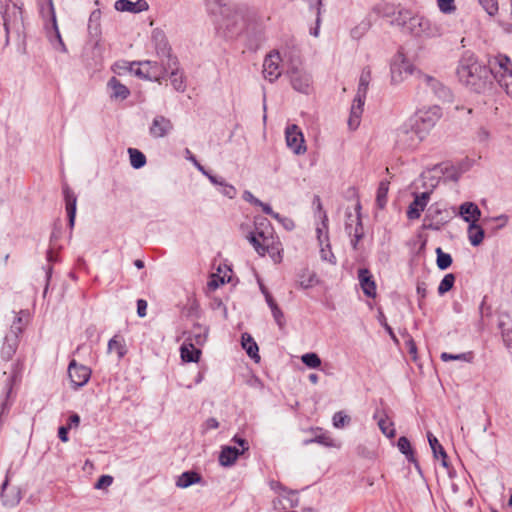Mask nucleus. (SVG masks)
Returning a JSON list of instances; mask_svg holds the SVG:
<instances>
[{
  "label": "nucleus",
  "mask_w": 512,
  "mask_h": 512,
  "mask_svg": "<svg viewBox=\"0 0 512 512\" xmlns=\"http://www.w3.org/2000/svg\"><path fill=\"white\" fill-rule=\"evenodd\" d=\"M457 76L462 84L476 93H484L492 85L490 70L473 54H466L461 58Z\"/></svg>",
  "instance_id": "obj_1"
},
{
  "label": "nucleus",
  "mask_w": 512,
  "mask_h": 512,
  "mask_svg": "<svg viewBox=\"0 0 512 512\" xmlns=\"http://www.w3.org/2000/svg\"><path fill=\"white\" fill-rule=\"evenodd\" d=\"M208 13L214 16L220 26L231 33L242 23L244 11L233 0H204Z\"/></svg>",
  "instance_id": "obj_2"
},
{
  "label": "nucleus",
  "mask_w": 512,
  "mask_h": 512,
  "mask_svg": "<svg viewBox=\"0 0 512 512\" xmlns=\"http://www.w3.org/2000/svg\"><path fill=\"white\" fill-rule=\"evenodd\" d=\"M247 239L260 256L269 254L275 263L281 261V243L272 235V232L259 230L256 227L255 231L247 235Z\"/></svg>",
  "instance_id": "obj_3"
},
{
  "label": "nucleus",
  "mask_w": 512,
  "mask_h": 512,
  "mask_svg": "<svg viewBox=\"0 0 512 512\" xmlns=\"http://www.w3.org/2000/svg\"><path fill=\"white\" fill-rule=\"evenodd\" d=\"M491 80L495 79L507 94H512V61L506 55L498 54L488 60Z\"/></svg>",
  "instance_id": "obj_4"
},
{
  "label": "nucleus",
  "mask_w": 512,
  "mask_h": 512,
  "mask_svg": "<svg viewBox=\"0 0 512 512\" xmlns=\"http://www.w3.org/2000/svg\"><path fill=\"white\" fill-rule=\"evenodd\" d=\"M425 138L423 130L410 119L395 131V146L400 150H413Z\"/></svg>",
  "instance_id": "obj_5"
},
{
  "label": "nucleus",
  "mask_w": 512,
  "mask_h": 512,
  "mask_svg": "<svg viewBox=\"0 0 512 512\" xmlns=\"http://www.w3.org/2000/svg\"><path fill=\"white\" fill-rule=\"evenodd\" d=\"M137 64L139 68L135 71V74L144 79L159 82L165 79L168 74L169 68L164 65V61L160 64L156 61L146 60Z\"/></svg>",
  "instance_id": "obj_6"
},
{
  "label": "nucleus",
  "mask_w": 512,
  "mask_h": 512,
  "mask_svg": "<svg viewBox=\"0 0 512 512\" xmlns=\"http://www.w3.org/2000/svg\"><path fill=\"white\" fill-rule=\"evenodd\" d=\"M440 117V108L438 106H432L427 109L418 110L410 120L415 123L417 127H420L424 135H426V132L436 124Z\"/></svg>",
  "instance_id": "obj_7"
},
{
  "label": "nucleus",
  "mask_w": 512,
  "mask_h": 512,
  "mask_svg": "<svg viewBox=\"0 0 512 512\" xmlns=\"http://www.w3.org/2000/svg\"><path fill=\"white\" fill-rule=\"evenodd\" d=\"M282 59L278 51L270 52L263 61V76L269 82L276 81L282 74Z\"/></svg>",
  "instance_id": "obj_8"
},
{
  "label": "nucleus",
  "mask_w": 512,
  "mask_h": 512,
  "mask_svg": "<svg viewBox=\"0 0 512 512\" xmlns=\"http://www.w3.org/2000/svg\"><path fill=\"white\" fill-rule=\"evenodd\" d=\"M292 87L301 93L308 94L311 89L312 78L309 73L298 66L292 67L288 71Z\"/></svg>",
  "instance_id": "obj_9"
},
{
  "label": "nucleus",
  "mask_w": 512,
  "mask_h": 512,
  "mask_svg": "<svg viewBox=\"0 0 512 512\" xmlns=\"http://www.w3.org/2000/svg\"><path fill=\"white\" fill-rule=\"evenodd\" d=\"M68 375L73 388L84 386L90 379L91 370L87 366L77 364L72 360L68 366Z\"/></svg>",
  "instance_id": "obj_10"
},
{
  "label": "nucleus",
  "mask_w": 512,
  "mask_h": 512,
  "mask_svg": "<svg viewBox=\"0 0 512 512\" xmlns=\"http://www.w3.org/2000/svg\"><path fill=\"white\" fill-rule=\"evenodd\" d=\"M285 138L287 146L296 155H301L306 152V146L304 145V137L297 125L293 124L286 128Z\"/></svg>",
  "instance_id": "obj_11"
},
{
  "label": "nucleus",
  "mask_w": 512,
  "mask_h": 512,
  "mask_svg": "<svg viewBox=\"0 0 512 512\" xmlns=\"http://www.w3.org/2000/svg\"><path fill=\"white\" fill-rule=\"evenodd\" d=\"M21 321L22 320L20 317L17 318V321H15L13 323V325L11 326L12 335L11 334L6 335V337L4 339V343L1 348V357H2V359L6 360V361L10 360L17 350L18 333L15 330H17L18 332H21V328H20V326H18V324H20Z\"/></svg>",
  "instance_id": "obj_12"
},
{
  "label": "nucleus",
  "mask_w": 512,
  "mask_h": 512,
  "mask_svg": "<svg viewBox=\"0 0 512 512\" xmlns=\"http://www.w3.org/2000/svg\"><path fill=\"white\" fill-rule=\"evenodd\" d=\"M417 76L419 78V81L425 84L426 86L430 87L433 93L439 99H442L444 101L451 100L452 94L450 89L443 85L439 80L420 71L417 72Z\"/></svg>",
  "instance_id": "obj_13"
},
{
  "label": "nucleus",
  "mask_w": 512,
  "mask_h": 512,
  "mask_svg": "<svg viewBox=\"0 0 512 512\" xmlns=\"http://www.w3.org/2000/svg\"><path fill=\"white\" fill-rule=\"evenodd\" d=\"M447 222V212L432 206L425 215L423 227L429 230H440Z\"/></svg>",
  "instance_id": "obj_14"
},
{
  "label": "nucleus",
  "mask_w": 512,
  "mask_h": 512,
  "mask_svg": "<svg viewBox=\"0 0 512 512\" xmlns=\"http://www.w3.org/2000/svg\"><path fill=\"white\" fill-rule=\"evenodd\" d=\"M413 72V65L403 58L402 55H399V60H395L391 64V81L393 84H398L407 76L412 75Z\"/></svg>",
  "instance_id": "obj_15"
},
{
  "label": "nucleus",
  "mask_w": 512,
  "mask_h": 512,
  "mask_svg": "<svg viewBox=\"0 0 512 512\" xmlns=\"http://www.w3.org/2000/svg\"><path fill=\"white\" fill-rule=\"evenodd\" d=\"M152 40L155 43L156 53L161 58V61L167 59V64L173 63V65L175 66L177 64V59L171 56V49L168 45L164 33L159 30H154L152 33Z\"/></svg>",
  "instance_id": "obj_16"
},
{
  "label": "nucleus",
  "mask_w": 512,
  "mask_h": 512,
  "mask_svg": "<svg viewBox=\"0 0 512 512\" xmlns=\"http://www.w3.org/2000/svg\"><path fill=\"white\" fill-rule=\"evenodd\" d=\"M174 126L169 118L157 115L153 118L149 127V133L153 138H164L171 133Z\"/></svg>",
  "instance_id": "obj_17"
},
{
  "label": "nucleus",
  "mask_w": 512,
  "mask_h": 512,
  "mask_svg": "<svg viewBox=\"0 0 512 512\" xmlns=\"http://www.w3.org/2000/svg\"><path fill=\"white\" fill-rule=\"evenodd\" d=\"M429 198L430 194L428 192H423L419 195H416L413 202L408 207V219H418L421 216V212L424 211L425 207L427 206Z\"/></svg>",
  "instance_id": "obj_18"
},
{
  "label": "nucleus",
  "mask_w": 512,
  "mask_h": 512,
  "mask_svg": "<svg viewBox=\"0 0 512 512\" xmlns=\"http://www.w3.org/2000/svg\"><path fill=\"white\" fill-rule=\"evenodd\" d=\"M410 33L415 36H431L432 33V24L429 19L425 17L413 16L411 19V25L408 26Z\"/></svg>",
  "instance_id": "obj_19"
},
{
  "label": "nucleus",
  "mask_w": 512,
  "mask_h": 512,
  "mask_svg": "<svg viewBox=\"0 0 512 512\" xmlns=\"http://www.w3.org/2000/svg\"><path fill=\"white\" fill-rule=\"evenodd\" d=\"M63 194L65 199L69 227L70 229H72L75 224L77 197L68 185H65L63 187Z\"/></svg>",
  "instance_id": "obj_20"
},
{
  "label": "nucleus",
  "mask_w": 512,
  "mask_h": 512,
  "mask_svg": "<svg viewBox=\"0 0 512 512\" xmlns=\"http://www.w3.org/2000/svg\"><path fill=\"white\" fill-rule=\"evenodd\" d=\"M358 279L360 282V286L363 290V293L370 298L376 297V284L373 280L370 271L366 268H361L358 270Z\"/></svg>",
  "instance_id": "obj_21"
},
{
  "label": "nucleus",
  "mask_w": 512,
  "mask_h": 512,
  "mask_svg": "<svg viewBox=\"0 0 512 512\" xmlns=\"http://www.w3.org/2000/svg\"><path fill=\"white\" fill-rule=\"evenodd\" d=\"M209 328L199 323L193 325L185 342L195 346H203L208 338Z\"/></svg>",
  "instance_id": "obj_22"
},
{
  "label": "nucleus",
  "mask_w": 512,
  "mask_h": 512,
  "mask_svg": "<svg viewBox=\"0 0 512 512\" xmlns=\"http://www.w3.org/2000/svg\"><path fill=\"white\" fill-rule=\"evenodd\" d=\"M149 5L146 0H137L132 2L130 0H117L115 2V9L121 12L139 13L148 10Z\"/></svg>",
  "instance_id": "obj_23"
},
{
  "label": "nucleus",
  "mask_w": 512,
  "mask_h": 512,
  "mask_svg": "<svg viewBox=\"0 0 512 512\" xmlns=\"http://www.w3.org/2000/svg\"><path fill=\"white\" fill-rule=\"evenodd\" d=\"M40 13L42 14V16H50L51 21H52V26L54 29V33H55V38H56L58 44L61 46V50L66 51L65 45L62 41L58 26H57L56 15H55V10H54V5H53L52 0H47L46 5L40 6Z\"/></svg>",
  "instance_id": "obj_24"
},
{
  "label": "nucleus",
  "mask_w": 512,
  "mask_h": 512,
  "mask_svg": "<svg viewBox=\"0 0 512 512\" xmlns=\"http://www.w3.org/2000/svg\"><path fill=\"white\" fill-rule=\"evenodd\" d=\"M503 342L506 347H512V316L508 313H503L500 316L499 324H498Z\"/></svg>",
  "instance_id": "obj_25"
},
{
  "label": "nucleus",
  "mask_w": 512,
  "mask_h": 512,
  "mask_svg": "<svg viewBox=\"0 0 512 512\" xmlns=\"http://www.w3.org/2000/svg\"><path fill=\"white\" fill-rule=\"evenodd\" d=\"M242 454L243 451H240L236 447L223 446L219 454V463L223 467H230L236 462L238 457Z\"/></svg>",
  "instance_id": "obj_26"
},
{
  "label": "nucleus",
  "mask_w": 512,
  "mask_h": 512,
  "mask_svg": "<svg viewBox=\"0 0 512 512\" xmlns=\"http://www.w3.org/2000/svg\"><path fill=\"white\" fill-rule=\"evenodd\" d=\"M365 98L355 96L351 106L348 125L351 129H356L360 124V118L363 113Z\"/></svg>",
  "instance_id": "obj_27"
},
{
  "label": "nucleus",
  "mask_w": 512,
  "mask_h": 512,
  "mask_svg": "<svg viewBox=\"0 0 512 512\" xmlns=\"http://www.w3.org/2000/svg\"><path fill=\"white\" fill-rule=\"evenodd\" d=\"M460 215L465 222L476 223L480 216L481 211L479 207L473 202H464L460 206Z\"/></svg>",
  "instance_id": "obj_28"
},
{
  "label": "nucleus",
  "mask_w": 512,
  "mask_h": 512,
  "mask_svg": "<svg viewBox=\"0 0 512 512\" xmlns=\"http://www.w3.org/2000/svg\"><path fill=\"white\" fill-rule=\"evenodd\" d=\"M107 86L111 90L110 97L112 99L124 100L130 95L129 89L123 85L116 77H112L108 81Z\"/></svg>",
  "instance_id": "obj_29"
},
{
  "label": "nucleus",
  "mask_w": 512,
  "mask_h": 512,
  "mask_svg": "<svg viewBox=\"0 0 512 512\" xmlns=\"http://www.w3.org/2000/svg\"><path fill=\"white\" fill-rule=\"evenodd\" d=\"M298 286L302 289H309L313 287L318 281L316 274L308 268H302L297 273Z\"/></svg>",
  "instance_id": "obj_30"
},
{
  "label": "nucleus",
  "mask_w": 512,
  "mask_h": 512,
  "mask_svg": "<svg viewBox=\"0 0 512 512\" xmlns=\"http://www.w3.org/2000/svg\"><path fill=\"white\" fill-rule=\"evenodd\" d=\"M428 442L435 458H441V463L444 467H448L447 453L443 446L439 443L438 439L431 433H427Z\"/></svg>",
  "instance_id": "obj_31"
},
{
  "label": "nucleus",
  "mask_w": 512,
  "mask_h": 512,
  "mask_svg": "<svg viewBox=\"0 0 512 512\" xmlns=\"http://www.w3.org/2000/svg\"><path fill=\"white\" fill-rule=\"evenodd\" d=\"M181 358L186 362H198L201 356V350L195 345L184 342L180 348Z\"/></svg>",
  "instance_id": "obj_32"
},
{
  "label": "nucleus",
  "mask_w": 512,
  "mask_h": 512,
  "mask_svg": "<svg viewBox=\"0 0 512 512\" xmlns=\"http://www.w3.org/2000/svg\"><path fill=\"white\" fill-rule=\"evenodd\" d=\"M242 347L246 351L249 357L254 359L256 362L260 361V356L258 354V345L251 337L250 334L244 333L242 334Z\"/></svg>",
  "instance_id": "obj_33"
},
{
  "label": "nucleus",
  "mask_w": 512,
  "mask_h": 512,
  "mask_svg": "<svg viewBox=\"0 0 512 512\" xmlns=\"http://www.w3.org/2000/svg\"><path fill=\"white\" fill-rule=\"evenodd\" d=\"M8 483H9V479H8V476H6L5 481L1 485L2 503L6 507H14L20 502L21 494H20V491H18V490L15 491L12 495L5 494V490L8 486Z\"/></svg>",
  "instance_id": "obj_34"
},
{
  "label": "nucleus",
  "mask_w": 512,
  "mask_h": 512,
  "mask_svg": "<svg viewBox=\"0 0 512 512\" xmlns=\"http://www.w3.org/2000/svg\"><path fill=\"white\" fill-rule=\"evenodd\" d=\"M201 476L194 471L183 472L177 479L176 485L180 488H187L201 481Z\"/></svg>",
  "instance_id": "obj_35"
},
{
  "label": "nucleus",
  "mask_w": 512,
  "mask_h": 512,
  "mask_svg": "<svg viewBox=\"0 0 512 512\" xmlns=\"http://www.w3.org/2000/svg\"><path fill=\"white\" fill-rule=\"evenodd\" d=\"M468 239L473 246H479L485 236V232L477 223H471L467 230Z\"/></svg>",
  "instance_id": "obj_36"
},
{
  "label": "nucleus",
  "mask_w": 512,
  "mask_h": 512,
  "mask_svg": "<svg viewBox=\"0 0 512 512\" xmlns=\"http://www.w3.org/2000/svg\"><path fill=\"white\" fill-rule=\"evenodd\" d=\"M170 72V81L176 91L183 92L186 88L183 75L178 72L177 64L174 66L173 63L167 64Z\"/></svg>",
  "instance_id": "obj_37"
},
{
  "label": "nucleus",
  "mask_w": 512,
  "mask_h": 512,
  "mask_svg": "<svg viewBox=\"0 0 512 512\" xmlns=\"http://www.w3.org/2000/svg\"><path fill=\"white\" fill-rule=\"evenodd\" d=\"M100 19L101 11L99 9L93 10L88 21V31L91 36L96 38L101 34Z\"/></svg>",
  "instance_id": "obj_38"
},
{
  "label": "nucleus",
  "mask_w": 512,
  "mask_h": 512,
  "mask_svg": "<svg viewBox=\"0 0 512 512\" xmlns=\"http://www.w3.org/2000/svg\"><path fill=\"white\" fill-rule=\"evenodd\" d=\"M411 19H413L411 11L398 6L395 16L391 20V24L402 27H404L406 24L410 26Z\"/></svg>",
  "instance_id": "obj_39"
},
{
  "label": "nucleus",
  "mask_w": 512,
  "mask_h": 512,
  "mask_svg": "<svg viewBox=\"0 0 512 512\" xmlns=\"http://www.w3.org/2000/svg\"><path fill=\"white\" fill-rule=\"evenodd\" d=\"M397 447H398L399 451L406 456V458L409 462H412L416 466H418L417 461L414 457V451L411 447V443L407 437L401 436L398 439Z\"/></svg>",
  "instance_id": "obj_40"
},
{
  "label": "nucleus",
  "mask_w": 512,
  "mask_h": 512,
  "mask_svg": "<svg viewBox=\"0 0 512 512\" xmlns=\"http://www.w3.org/2000/svg\"><path fill=\"white\" fill-rule=\"evenodd\" d=\"M370 80H371L370 69L369 68L363 69V71L360 75V79H359L358 89H357V93H356L357 97L366 98Z\"/></svg>",
  "instance_id": "obj_41"
},
{
  "label": "nucleus",
  "mask_w": 512,
  "mask_h": 512,
  "mask_svg": "<svg viewBox=\"0 0 512 512\" xmlns=\"http://www.w3.org/2000/svg\"><path fill=\"white\" fill-rule=\"evenodd\" d=\"M356 226L353 228L352 224L346 223L345 229L349 235H353V239H356V242H359L363 238V226L360 217V213L357 212L355 215Z\"/></svg>",
  "instance_id": "obj_42"
},
{
  "label": "nucleus",
  "mask_w": 512,
  "mask_h": 512,
  "mask_svg": "<svg viewBox=\"0 0 512 512\" xmlns=\"http://www.w3.org/2000/svg\"><path fill=\"white\" fill-rule=\"evenodd\" d=\"M108 351L116 352L119 359L124 357L127 350H126L123 339L118 336H114L113 338H111L108 342Z\"/></svg>",
  "instance_id": "obj_43"
},
{
  "label": "nucleus",
  "mask_w": 512,
  "mask_h": 512,
  "mask_svg": "<svg viewBox=\"0 0 512 512\" xmlns=\"http://www.w3.org/2000/svg\"><path fill=\"white\" fill-rule=\"evenodd\" d=\"M370 27L371 21L365 18L351 29L350 35L354 40H359L369 31Z\"/></svg>",
  "instance_id": "obj_44"
},
{
  "label": "nucleus",
  "mask_w": 512,
  "mask_h": 512,
  "mask_svg": "<svg viewBox=\"0 0 512 512\" xmlns=\"http://www.w3.org/2000/svg\"><path fill=\"white\" fill-rule=\"evenodd\" d=\"M128 154L130 157V164L135 169H140L146 164L145 155L135 148H129Z\"/></svg>",
  "instance_id": "obj_45"
},
{
  "label": "nucleus",
  "mask_w": 512,
  "mask_h": 512,
  "mask_svg": "<svg viewBox=\"0 0 512 512\" xmlns=\"http://www.w3.org/2000/svg\"><path fill=\"white\" fill-rule=\"evenodd\" d=\"M437 259L436 264L440 270H446L452 264V257L449 253L444 252L440 247L435 250Z\"/></svg>",
  "instance_id": "obj_46"
},
{
  "label": "nucleus",
  "mask_w": 512,
  "mask_h": 512,
  "mask_svg": "<svg viewBox=\"0 0 512 512\" xmlns=\"http://www.w3.org/2000/svg\"><path fill=\"white\" fill-rule=\"evenodd\" d=\"M389 190V182L381 181L379 183L377 194H376V203L379 208H384L387 203V194Z\"/></svg>",
  "instance_id": "obj_47"
},
{
  "label": "nucleus",
  "mask_w": 512,
  "mask_h": 512,
  "mask_svg": "<svg viewBox=\"0 0 512 512\" xmlns=\"http://www.w3.org/2000/svg\"><path fill=\"white\" fill-rule=\"evenodd\" d=\"M309 7L312 10L316 11V28L310 31V34L314 37H317L319 35V24H320V14H321V6H322V0H308Z\"/></svg>",
  "instance_id": "obj_48"
},
{
  "label": "nucleus",
  "mask_w": 512,
  "mask_h": 512,
  "mask_svg": "<svg viewBox=\"0 0 512 512\" xmlns=\"http://www.w3.org/2000/svg\"><path fill=\"white\" fill-rule=\"evenodd\" d=\"M327 216L324 214L321 227H317V238L320 246L329 243Z\"/></svg>",
  "instance_id": "obj_49"
},
{
  "label": "nucleus",
  "mask_w": 512,
  "mask_h": 512,
  "mask_svg": "<svg viewBox=\"0 0 512 512\" xmlns=\"http://www.w3.org/2000/svg\"><path fill=\"white\" fill-rule=\"evenodd\" d=\"M455 276L452 273L446 274L438 286V293L444 295L453 288Z\"/></svg>",
  "instance_id": "obj_50"
},
{
  "label": "nucleus",
  "mask_w": 512,
  "mask_h": 512,
  "mask_svg": "<svg viewBox=\"0 0 512 512\" xmlns=\"http://www.w3.org/2000/svg\"><path fill=\"white\" fill-rule=\"evenodd\" d=\"M378 426L381 432L388 438H394L396 434V430L394 428V424L388 421L385 418H379Z\"/></svg>",
  "instance_id": "obj_51"
},
{
  "label": "nucleus",
  "mask_w": 512,
  "mask_h": 512,
  "mask_svg": "<svg viewBox=\"0 0 512 512\" xmlns=\"http://www.w3.org/2000/svg\"><path fill=\"white\" fill-rule=\"evenodd\" d=\"M301 360L309 368L315 369L321 365L320 357L314 352L302 355Z\"/></svg>",
  "instance_id": "obj_52"
},
{
  "label": "nucleus",
  "mask_w": 512,
  "mask_h": 512,
  "mask_svg": "<svg viewBox=\"0 0 512 512\" xmlns=\"http://www.w3.org/2000/svg\"><path fill=\"white\" fill-rule=\"evenodd\" d=\"M437 6L443 14H452L457 10L455 0H437Z\"/></svg>",
  "instance_id": "obj_53"
},
{
  "label": "nucleus",
  "mask_w": 512,
  "mask_h": 512,
  "mask_svg": "<svg viewBox=\"0 0 512 512\" xmlns=\"http://www.w3.org/2000/svg\"><path fill=\"white\" fill-rule=\"evenodd\" d=\"M478 2L488 15L494 16L498 13L499 7L497 0H478Z\"/></svg>",
  "instance_id": "obj_54"
},
{
  "label": "nucleus",
  "mask_w": 512,
  "mask_h": 512,
  "mask_svg": "<svg viewBox=\"0 0 512 512\" xmlns=\"http://www.w3.org/2000/svg\"><path fill=\"white\" fill-rule=\"evenodd\" d=\"M350 423V417L342 411L336 412L333 416V425L336 428H343Z\"/></svg>",
  "instance_id": "obj_55"
},
{
  "label": "nucleus",
  "mask_w": 512,
  "mask_h": 512,
  "mask_svg": "<svg viewBox=\"0 0 512 512\" xmlns=\"http://www.w3.org/2000/svg\"><path fill=\"white\" fill-rule=\"evenodd\" d=\"M311 443H318V444H322L325 446H331L332 440L329 436H327L325 434H320V435H316L314 438L306 439L303 441L304 445H309Z\"/></svg>",
  "instance_id": "obj_56"
},
{
  "label": "nucleus",
  "mask_w": 512,
  "mask_h": 512,
  "mask_svg": "<svg viewBox=\"0 0 512 512\" xmlns=\"http://www.w3.org/2000/svg\"><path fill=\"white\" fill-rule=\"evenodd\" d=\"M113 483V477L110 475H102L94 484L95 489H105Z\"/></svg>",
  "instance_id": "obj_57"
},
{
  "label": "nucleus",
  "mask_w": 512,
  "mask_h": 512,
  "mask_svg": "<svg viewBox=\"0 0 512 512\" xmlns=\"http://www.w3.org/2000/svg\"><path fill=\"white\" fill-rule=\"evenodd\" d=\"M220 193L230 199H233L236 197L237 190L233 185L224 182L221 186Z\"/></svg>",
  "instance_id": "obj_58"
},
{
  "label": "nucleus",
  "mask_w": 512,
  "mask_h": 512,
  "mask_svg": "<svg viewBox=\"0 0 512 512\" xmlns=\"http://www.w3.org/2000/svg\"><path fill=\"white\" fill-rule=\"evenodd\" d=\"M417 295L419 296V307L421 308L424 303V299L427 296V287L425 282H418L416 287Z\"/></svg>",
  "instance_id": "obj_59"
},
{
  "label": "nucleus",
  "mask_w": 512,
  "mask_h": 512,
  "mask_svg": "<svg viewBox=\"0 0 512 512\" xmlns=\"http://www.w3.org/2000/svg\"><path fill=\"white\" fill-rule=\"evenodd\" d=\"M185 158L192 162L193 165L202 173V174H207V171L205 170V168L198 162V160L196 159V157L192 154V152L186 148L185 149Z\"/></svg>",
  "instance_id": "obj_60"
},
{
  "label": "nucleus",
  "mask_w": 512,
  "mask_h": 512,
  "mask_svg": "<svg viewBox=\"0 0 512 512\" xmlns=\"http://www.w3.org/2000/svg\"><path fill=\"white\" fill-rule=\"evenodd\" d=\"M469 354L461 353V354H450L447 352H443L440 356L441 360L444 362L451 361V360H468Z\"/></svg>",
  "instance_id": "obj_61"
},
{
  "label": "nucleus",
  "mask_w": 512,
  "mask_h": 512,
  "mask_svg": "<svg viewBox=\"0 0 512 512\" xmlns=\"http://www.w3.org/2000/svg\"><path fill=\"white\" fill-rule=\"evenodd\" d=\"M326 248H324V245L321 246V257L323 260L329 261L331 263H335V256L331 252L330 244H325Z\"/></svg>",
  "instance_id": "obj_62"
},
{
  "label": "nucleus",
  "mask_w": 512,
  "mask_h": 512,
  "mask_svg": "<svg viewBox=\"0 0 512 512\" xmlns=\"http://www.w3.org/2000/svg\"><path fill=\"white\" fill-rule=\"evenodd\" d=\"M271 312H272V315H273L275 321L281 327L284 323V321H283L284 315H283V312L281 311V309L279 308V306L278 305L273 306L271 308Z\"/></svg>",
  "instance_id": "obj_63"
},
{
  "label": "nucleus",
  "mask_w": 512,
  "mask_h": 512,
  "mask_svg": "<svg viewBox=\"0 0 512 512\" xmlns=\"http://www.w3.org/2000/svg\"><path fill=\"white\" fill-rule=\"evenodd\" d=\"M257 206L260 207L265 214L271 216L272 218H274V219L280 218V214L277 212H274L269 204L261 201V204H257Z\"/></svg>",
  "instance_id": "obj_64"
}]
</instances>
